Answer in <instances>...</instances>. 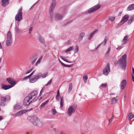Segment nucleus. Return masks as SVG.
Returning a JSON list of instances; mask_svg holds the SVG:
<instances>
[{"label":"nucleus","mask_w":134,"mask_h":134,"mask_svg":"<svg viewBox=\"0 0 134 134\" xmlns=\"http://www.w3.org/2000/svg\"><path fill=\"white\" fill-rule=\"evenodd\" d=\"M132 70L133 74V75L134 76V69L133 68H132Z\"/></svg>","instance_id":"0e129e2a"},{"label":"nucleus","mask_w":134,"mask_h":134,"mask_svg":"<svg viewBox=\"0 0 134 134\" xmlns=\"http://www.w3.org/2000/svg\"><path fill=\"white\" fill-rule=\"evenodd\" d=\"M3 119L2 116H0V121L3 120Z\"/></svg>","instance_id":"e2e57ef3"},{"label":"nucleus","mask_w":134,"mask_h":134,"mask_svg":"<svg viewBox=\"0 0 134 134\" xmlns=\"http://www.w3.org/2000/svg\"><path fill=\"white\" fill-rule=\"evenodd\" d=\"M77 107V105H74L69 107L67 111V113L69 116H71L75 111V109Z\"/></svg>","instance_id":"423d86ee"},{"label":"nucleus","mask_w":134,"mask_h":134,"mask_svg":"<svg viewBox=\"0 0 134 134\" xmlns=\"http://www.w3.org/2000/svg\"><path fill=\"white\" fill-rule=\"evenodd\" d=\"M38 92L34 90L32 91L24 99L23 105L25 106H27L31 103H34L38 99L37 98Z\"/></svg>","instance_id":"f257e3e1"},{"label":"nucleus","mask_w":134,"mask_h":134,"mask_svg":"<svg viewBox=\"0 0 134 134\" xmlns=\"http://www.w3.org/2000/svg\"><path fill=\"white\" fill-rule=\"evenodd\" d=\"M72 88V83H70L69 88V89L68 91V93H69L71 91Z\"/></svg>","instance_id":"7c9ffc66"},{"label":"nucleus","mask_w":134,"mask_h":134,"mask_svg":"<svg viewBox=\"0 0 134 134\" xmlns=\"http://www.w3.org/2000/svg\"><path fill=\"white\" fill-rule=\"evenodd\" d=\"M114 118V117L113 116H112L111 117V118L109 120V124L111 123V121Z\"/></svg>","instance_id":"a18cd8bd"},{"label":"nucleus","mask_w":134,"mask_h":134,"mask_svg":"<svg viewBox=\"0 0 134 134\" xmlns=\"http://www.w3.org/2000/svg\"><path fill=\"white\" fill-rule=\"evenodd\" d=\"M10 99V97L8 95L3 96L1 98V101L3 102H8Z\"/></svg>","instance_id":"ddd939ff"},{"label":"nucleus","mask_w":134,"mask_h":134,"mask_svg":"<svg viewBox=\"0 0 134 134\" xmlns=\"http://www.w3.org/2000/svg\"><path fill=\"white\" fill-rule=\"evenodd\" d=\"M45 105L43 103L40 105V107H43V106H44Z\"/></svg>","instance_id":"6e6d98bb"},{"label":"nucleus","mask_w":134,"mask_h":134,"mask_svg":"<svg viewBox=\"0 0 134 134\" xmlns=\"http://www.w3.org/2000/svg\"><path fill=\"white\" fill-rule=\"evenodd\" d=\"M33 28L32 27H31L30 28L29 30V33L30 34H31V33H32V30H33Z\"/></svg>","instance_id":"c03bdc74"},{"label":"nucleus","mask_w":134,"mask_h":134,"mask_svg":"<svg viewBox=\"0 0 134 134\" xmlns=\"http://www.w3.org/2000/svg\"><path fill=\"white\" fill-rule=\"evenodd\" d=\"M126 84L127 82L125 79L122 80L120 85V89L121 90H124L126 87Z\"/></svg>","instance_id":"f8f14e48"},{"label":"nucleus","mask_w":134,"mask_h":134,"mask_svg":"<svg viewBox=\"0 0 134 134\" xmlns=\"http://www.w3.org/2000/svg\"><path fill=\"white\" fill-rule=\"evenodd\" d=\"M115 17L114 16H110L109 17L108 19L109 20L113 21L115 19Z\"/></svg>","instance_id":"72a5a7b5"},{"label":"nucleus","mask_w":134,"mask_h":134,"mask_svg":"<svg viewBox=\"0 0 134 134\" xmlns=\"http://www.w3.org/2000/svg\"><path fill=\"white\" fill-rule=\"evenodd\" d=\"M31 78V77H30V76L29 75L28 76H25V77H24V78H23L21 79V80H26L27 79H28V78H29L30 79V78Z\"/></svg>","instance_id":"ea45409f"},{"label":"nucleus","mask_w":134,"mask_h":134,"mask_svg":"<svg viewBox=\"0 0 134 134\" xmlns=\"http://www.w3.org/2000/svg\"><path fill=\"white\" fill-rule=\"evenodd\" d=\"M52 79H51L49 81H48V82L47 84L46 85V86H47L48 85L51 84V82H52Z\"/></svg>","instance_id":"de8ad7c7"},{"label":"nucleus","mask_w":134,"mask_h":134,"mask_svg":"<svg viewBox=\"0 0 134 134\" xmlns=\"http://www.w3.org/2000/svg\"><path fill=\"white\" fill-rule=\"evenodd\" d=\"M33 69V68H32L27 70L26 73V74H28L30 73Z\"/></svg>","instance_id":"37998d69"},{"label":"nucleus","mask_w":134,"mask_h":134,"mask_svg":"<svg viewBox=\"0 0 134 134\" xmlns=\"http://www.w3.org/2000/svg\"><path fill=\"white\" fill-rule=\"evenodd\" d=\"M65 62H67L69 63H71V61H69L68 59H66V60H65Z\"/></svg>","instance_id":"bf43d9fd"},{"label":"nucleus","mask_w":134,"mask_h":134,"mask_svg":"<svg viewBox=\"0 0 134 134\" xmlns=\"http://www.w3.org/2000/svg\"><path fill=\"white\" fill-rule=\"evenodd\" d=\"M108 39V37L105 36V37L103 43V44L104 46H105L106 45Z\"/></svg>","instance_id":"2f4dec72"},{"label":"nucleus","mask_w":134,"mask_h":134,"mask_svg":"<svg viewBox=\"0 0 134 134\" xmlns=\"http://www.w3.org/2000/svg\"><path fill=\"white\" fill-rule=\"evenodd\" d=\"M12 34L10 31H9L7 34V37L6 41V45L9 46L12 45Z\"/></svg>","instance_id":"20e7f679"},{"label":"nucleus","mask_w":134,"mask_h":134,"mask_svg":"<svg viewBox=\"0 0 134 134\" xmlns=\"http://www.w3.org/2000/svg\"><path fill=\"white\" fill-rule=\"evenodd\" d=\"M100 5L99 4H97L90 8L87 11V13L90 14L97 10L100 8Z\"/></svg>","instance_id":"1a4fd4ad"},{"label":"nucleus","mask_w":134,"mask_h":134,"mask_svg":"<svg viewBox=\"0 0 134 134\" xmlns=\"http://www.w3.org/2000/svg\"><path fill=\"white\" fill-rule=\"evenodd\" d=\"M127 10L130 11L134 9V4L129 5L127 8Z\"/></svg>","instance_id":"393cba45"},{"label":"nucleus","mask_w":134,"mask_h":134,"mask_svg":"<svg viewBox=\"0 0 134 134\" xmlns=\"http://www.w3.org/2000/svg\"><path fill=\"white\" fill-rule=\"evenodd\" d=\"M134 115L132 113H130L129 115V120H131L134 117Z\"/></svg>","instance_id":"c756f323"},{"label":"nucleus","mask_w":134,"mask_h":134,"mask_svg":"<svg viewBox=\"0 0 134 134\" xmlns=\"http://www.w3.org/2000/svg\"><path fill=\"white\" fill-rule=\"evenodd\" d=\"M57 94H58V95H60V93H59V90H58L57 92Z\"/></svg>","instance_id":"774afa93"},{"label":"nucleus","mask_w":134,"mask_h":134,"mask_svg":"<svg viewBox=\"0 0 134 134\" xmlns=\"http://www.w3.org/2000/svg\"><path fill=\"white\" fill-rule=\"evenodd\" d=\"M52 112L53 115H55L57 113L56 110L55 108H53L52 110Z\"/></svg>","instance_id":"79ce46f5"},{"label":"nucleus","mask_w":134,"mask_h":134,"mask_svg":"<svg viewBox=\"0 0 134 134\" xmlns=\"http://www.w3.org/2000/svg\"><path fill=\"white\" fill-rule=\"evenodd\" d=\"M132 80L133 82H134V76L133 75L132 76Z\"/></svg>","instance_id":"052dcab7"},{"label":"nucleus","mask_w":134,"mask_h":134,"mask_svg":"<svg viewBox=\"0 0 134 134\" xmlns=\"http://www.w3.org/2000/svg\"><path fill=\"white\" fill-rule=\"evenodd\" d=\"M15 30L17 33H19L20 32L19 29L16 25L15 28Z\"/></svg>","instance_id":"c9c22d12"},{"label":"nucleus","mask_w":134,"mask_h":134,"mask_svg":"<svg viewBox=\"0 0 134 134\" xmlns=\"http://www.w3.org/2000/svg\"><path fill=\"white\" fill-rule=\"evenodd\" d=\"M79 51V48L78 46H75V49L74 50L75 53H77Z\"/></svg>","instance_id":"4c0bfd02"},{"label":"nucleus","mask_w":134,"mask_h":134,"mask_svg":"<svg viewBox=\"0 0 134 134\" xmlns=\"http://www.w3.org/2000/svg\"><path fill=\"white\" fill-rule=\"evenodd\" d=\"M43 90H42V89H41V91H40V94H39L40 96H41V94L42 92H43Z\"/></svg>","instance_id":"4d7b16f0"},{"label":"nucleus","mask_w":134,"mask_h":134,"mask_svg":"<svg viewBox=\"0 0 134 134\" xmlns=\"http://www.w3.org/2000/svg\"><path fill=\"white\" fill-rule=\"evenodd\" d=\"M12 87V86L9 85H4L3 86L2 88V89L4 90H7Z\"/></svg>","instance_id":"412c9836"},{"label":"nucleus","mask_w":134,"mask_h":134,"mask_svg":"<svg viewBox=\"0 0 134 134\" xmlns=\"http://www.w3.org/2000/svg\"><path fill=\"white\" fill-rule=\"evenodd\" d=\"M129 18V16L128 15L126 14L122 18L120 22L122 23L123 24H124L128 20Z\"/></svg>","instance_id":"2eb2a0df"},{"label":"nucleus","mask_w":134,"mask_h":134,"mask_svg":"<svg viewBox=\"0 0 134 134\" xmlns=\"http://www.w3.org/2000/svg\"><path fill=\"white\" fill-rule=\"evenodd\" d=\"M27 111V110H24L19 111V112L16 113L15 114V115L16 116L21 115L23 114L26 113Z\"/></svg>","instance_id":"a211bd4d"},{"label":"nucleus","mask_w":134,"mask_h":134,"mask_svg":"<svg viewBox=\"0 0 134 134\" xmlns=\"http://www.w3.org/2000/svg\"><path fill=\"white\" fill-rule=\"evenodd\" d=\"M6 80L7 81L8 83L11 85H10L12 86V87H13L16 84V81L12 78H7Z\"/></svg>","instance_id":"9b49d317"},{"label":"nucleus","mask_w":134,"mask_h":134,"mask_svg":"<svg viewBox=\"0 0 134 134\" xmlns=\"http://www.w3.org/2000/svg\"><path fill=\"white\" fill-rule=\"evenodd\" d=\"M39 1H37L36 3L35 4H33L32 6L31 7V8H30V10H31L32 9H33L34 7V6L35 5V4H37L38 2Z\"/></svg>","instance_id":"49530a36"},{"label":"nucleus","mask_w":134,"mask_h":134,"mask_svg":"<svg viewBox=\"0 0 134 134\" xmlns=\"http://www.w3.org/2000/svg\"><path fill=\"white\" fill-rule=\"evenodd\" d=\"M110 64L108 63L105 68L103 71V74L105 75H107L110 72Z\"/></svg>","instance_id":"9d476101"},{"label":"nucleus","mask_w":134,"mask_h":134,"mask_svg":"<svg viewBox=\"0 0 134 134\" xmlns=\"http://www.w3.org/2000/svg\"><path fill=\"white\" fill-rule=\"evenodd\" d=\"M63 17V16L58 13H56L54 15V18L58 20H61Z\"/></svg>","instance_id":"dca6fc26"},{"label":"nucleus","mask_w":134,"mask_h":134,"mask_svg":"<svg viewBox=\"0 0 134 134\" xmlns=\"http://www.w3.org/2000/svg\"><path fill=\"white\" fill-rule=\"evenodd\" d=\"M110 47H109L108 48V51L106 52V54H105V56L106 57H108V54H109L110 53Z\"/></svg>","instance_id":"473e14b6"},{"label":"nucleus","mask_w":134,"mask_h":134,"mask_svg":"<svg viewBox=\"0 0 134 134\" xmlns=\"http://www.w3.org/2000/svg\"><path fill=\"white\" fill-rule=\"evenodd\" d=\"M128 36H127L124 37V39L122 41V44H124L126 43L129 40Z\"/></svg>","instance_id":"f3484780"},{"label":"nucleus","mask_w":134,"mask_h":134,"mask_svg":"<svg viewBox=\"0 0 134 134\" xmlns=\"http://www.w3.org/2000/svg\"><path fill=\"white\" fill-rule=\"evenodd\" d=\"M34 74V73L32 72L29 75L31 77Z\"/></svg>","instance_id":"680f3d73"},{"label":"nucleus","mask_w":134,"mask_h":134,"mask_svg":"<svg viewBox=\"0 0 134 134\" xmlns=\"http://www.w3.org/2000/svg\"><path fill=\"white\" fill-rule=\"evenodd\" d=\"M9 0H2V5L3 7L6 6L9 3Z\"/></svg>","instance_id":"6ab92c4d"},{"label":"nucleus","mask_w":134,"mask_h":134,"mask_svg":"<svg viewBox=\"0 0 134 134\" xmlns=\"http://www.w3.org/2000/svg\"><path fill=\"white\" fill-rule=\"evenodd\" d=\"M59 61L60 62V63L61 64H62V65L63 66H64V67H70L71 66V65H66L65 64H64V63H62L60 60L59 59Z\"/></svg>","instance_id":"c85d7f7f"},{"label":"nucleus","mask_w":134,"mask_h":134,"mask_svg":"<svg viewBox=\"0 0 134 134\" xmlns=\"http://www.w3.org/2000/svg\"><path fill=\"white\" fill-rule=\"evenodd\" d=\"M22 7H21L18 11V13L16 14L15 17L16 20L18 21H20L23 18Z\"/></svg>","instance_id":"6e6552de"},{"label":"nucleus","mask_w":134,"mask_h":134,"mask_svg":"<svg viewBox=\"0 0 134 134\" xmlns=\"http://www.w3.org/2000/svg\"><path fill=\"white\" fill-rule=\"evenodd\" d=\"M83 79L84 82H86L87 81V80L88 79V76H87L84 75L83 76Z\"/></svg>","instance_id":"f704fd0d"},{"label":"nucleus","mask_w":134,"mask_h":134,"mask_svg":"<svg viewBox=\"0 0 134 134\" xmlns=\"http://www.w3.org/2000/svg\"><path fill=\"white\" fill-rule=\"evenodd\" d=\"M116 97H114L111 99V104H114L117 102L118 100L116 99Z\"/></svg>","instance_id":"a878e982"},{"label":"nucleus","mask_w":134,"mask_h":134,"mask_svg":"<svg viewBox=\"0 0 134 134\" xmlns=\"http://www.w3.org/2000/svg\"><path fill=\"white\" fill-rule=\"evenodd\" d=\"M107 86V83H102L101 85V86L103 88L106 87Z\"/></svg>","instance_id":"a19ab883"},{"label":"nucleus","mask_w":134,"mask_h":134,"mask_svg":"<svg viewBox=\"0 0 134 134\" xmlns=\"http://www.w3.org/2000/svg\"><path fill=\"white\" fill-rule=\"evenodd\" d=\"M29 117L31 118V121L34 125L40 127L42 126V123L36 116H34L32 117Z\"/></svg>","instance_id":"7ed1b4c3"},{"label":"nucleus","mask_w":134,"mask_h":134,"mask_svg":"<svg viewBox=\"0 0 134 134\" xmlns=\"http://www.w3.org/2000/svg\"><path fill=\"white\" fill-rule=\"evenodd\" d=\"M134 20V15H132L129 18L128 21V23L129 24H130Z\"/></svg>","instance_id":"5701e85b"},{"label":"nucleus","mask_w":134,"mask_h":134,"mask_svg":"<svg viewBox=\"0 0 134 134\" xmlns=\"http://www.w3.org/2000/svg\"><path fill=\"white\" fill-rule=\"evenodd\" d=\"M37 59V56H33L30 58V60L31 63L33 64L35 62L36 60Z\"/></svg>","instance_id":"4468645a"},{"label":"nucleus","mask_w":134,"mask_h":134,"mask_svg":"<svg viewBox=\"0 0 134 134\" xmlns=\"http://www.w3.org/2000/svg\"><path fill=\"white\" fill-rule=\"evenodd\" d=\"M126 58L127 55L125 54L117 62V63L119 64L121 68L124 70L126 69Z\"/></svg>","instance_id":"f03ea898"},{"label":"nucleus","mask_w":134,"mask_h":134,"mask_svg":"<svg viewBox=\"0 0 134 134\" xmlns=\"http://www.w3.org/2000/svg\"><path fill=\"white\" fill-rule=\"evenodd\" d=\"M5 105L4 103L2 102H0V106H4Z\"/></svg>","instance_id":"8fccbe9b"},{"label":"nucleus","mask_w":134,"mask_h":134,"mask_svg":"<svg viewBox=\"0 0 134 134\" xmlns=\"http://www.w3.org/2000/svg\"><path fill=\"white\" fill-rule=\"evenodd\" d=\"M59 96H60V95H58L57 94V96H56V99L58 100H59L58 97Z\"/></svg>","instance_id":"603ef678"},{"label":"nucleus","mask_w":134,"mask_h":134,"mask_svg":"<svg viewBox=\"0 0 134 134\" xmlns=\"http://www.w3.org/2000/svg\"><path fill=\"white\" fill-rule=\"evenodd\" d=\"M41 59H42V58H40L38 59V61H37V62H36V63L35 65L36 66H37L38 65V64H39L40 63Z\"/></svg>","instance_id":"58836bf2"},{"label":"nucleus","mask_w":134,"mask_h":134,"mask_svg":"<svg viewBox=\"0 0 134 134\" xmlns=\"http://www.w3.org/2000/svg\"><path fill=\"white\" fill-rule=\"evenodd\" d=\"M123 47V46H120L118 47V48H117L116 49L117 50H119L121 48H122Z\"/></svg>","instance_id":"3c124183"},{"label":"nucleus","mask_w":134,"mask_h":134,"mask_svg":"<svg viewBox=\"0 0 134 134\" xmlns=\"http://www.w3.org/2000/svg\"><path fill=\"white\" fill-rule=\"evenodd\" d=\"M98 31V30H97L96 31H94L93 32L91 33L89 35L88 37V39L90 40L93 37V35L97 33Z\"/></svg>","instance_id":"4be33fe9"},{"label":"nucleus","mask_w":134,"mask_h":134,"mask_svg":"<svg viewBox=\"0 0 134 134\" xmlns=\"http://www.w3.org/2000/svg\"><path fill=\"white\" fill-rule=\"evenodd\" d=\"M39 40L41 43H44V40L42 37L40 36L39 37Z\"/></svg>","instance_id":"bb28decb"},{"label":"nucleus","mask_w":134,"mask_h":134,"mask_svg":"<svg viewBox=\"0 0 134 134\" xmlns=\"http://www.w3.org/2000/svg\"><path fill=\"white\" fill-rule=\"evenodd\" d=\"M85 33L83 32H82L80 34L78 39L79 41H80L82 40V38L85 36Z\"/></svg>","instance_id":"b1692460"},{"label":"nucleus","mask_w":134,"mask_h":134,"mask_svg":"<svg viewBox=\"0 0 134 134\" xmlns=\"http://www.w3.org/2000/svg\"><path fill=\"white\" fill-rule=\"evenodd\" d=\"M63 99L61 98L60 101V107L62 108L63 107Z\"/></svg>","instance_id":"e433bc0d"},{"label":"nucleus","mask_w":134,"mask_h":134,"mask_svg":"<svg viewBox=\"0 0 134 134\" xmlns=\"http://www.w3.org/2000/svg\"><path fill=\"white\" fill-rule=\"evenodd\" d=\"M41 73H37L36 75L33 76L32 78H30V82L32 83L36 82L41 77Z\"/></svg>","instance_id":"0eeeda50"},{"label":"nucleus","mask_w":134,"mask_h":134,"mask_svg":"<svg viewBox=\"0 0 134 134\" xmlns=\"http://www.w3.org/2000/svg\"><path fill=\"white\" fill-rule=\"evenodd\" d=\"M46 74L45 73H44L43 74H42L41 77H42L43 78H44L46 77Z\"/></svg>","instance_id":"09e8293b"},{"label":"nucleus","mask_w":134,"mask_h":134,"mask_svg":"<svg viewBox=\"0 0 134 134\" xmlns=\"http://www.w3.org/2000/svg\"><path fill=\"white\" fill-rule=\"evenodd\" d=\"M102 44V43H100V44H99L98 45V47L96 48L95 49L96 50L100 46V45Z\"/></svg>","instance_id":"13d9d810"},{"label":"nucleus","mask_w":134,"mask_h":134,"mask_svg":"<svg viewBox=\"0 0 134 134\" xmlns=\"http://www.w3.org/2000/svg\"><path fill=\"white\" fill-rule=\"evenodd\" d=\"M49 101V100L48 99L47 100H46V101H44L43 103L45 105H46V104Z\"/></svg>","instance_id":"864d4df0"},{"label":"nucleus","mask_w":134,"mask_h":134,"mask_svg":"<svg viewBox=\"0 0 134 134\" xmlns=\"http://www.w3.org/2000/svg\"><path fill=\"white\" fill-rule=\"evenodd\" d=\"M49 101V100L48 99L47 100H46V101H44L43 103L45 105H46V104Z\"/></svg>","instance_id":"5fc2aeb1"},{"label":"nucleus","mask_w":134,"mask_h":134,"mask_svg":"<svg viewBox=\"0 0 134 134\" xmlns=\"http://www.w3.org/2000/svg\"><path fill=\"white\" fill-rule=\"evenodd\" d=\"M45 88H46L45 87V86H43V88H42V89L43 90H45Z\"/></svg>","instance_id":"69168bd1"},{"label":"nucleus","mask_w":134,"mask_h":134,"mask_svg":"<svg viewBox=\"0 0 134 134\" xmlns=\"http://www.w3.org/2000/svg\"><path fill=\"white\" fill-rule=\"evenodd\" d=\"M73 49V46L71 47L68 48L65 51V53H67L68 52L72 51Z\"/></svg>","instance_id":"cd10ccee"},{"label":"nucleus","mask_w":134,"mask_h":134,"mask_svg":"<svg viewBox=\"0 0 134 134\" xmlns=\"http://www.w3.org/2000/svg\"><path fill=\"white\" fill-rule=\"evenodd\" d=\"M56 4L55 0H52L51 4L49 9V13L51 18H53V11Z\"/></svg>","instance_id":"39448f33"},{"label":"nucleus","mask_w":134,"mask_h":134,"mask_svg":"<svg viewBox=\"0 0 134 134\" xmlns=\"http://www.w3.org/2000/svg\"><path fill=\"white\" fill-rule=\"evenodd\" d=\"M60 134H65L63 131H61L60 132Z\"/></svg>","instance_id":"338daca9"},{"label":"nucleus","mask_w":134,"mask_h":134,"mask_svg":"<svg viewBox=\"0 0 134 134\" xmlns=\"http://www.w3.org/2000/svg\"><path fill=\"white\" fill-rule=\"evenodd\" d=\"M23 106L18 104H16L14 107V109L20 110L22 108Z\"/></svg>","instance_id":"aec40b11"}]
</instances>
